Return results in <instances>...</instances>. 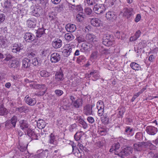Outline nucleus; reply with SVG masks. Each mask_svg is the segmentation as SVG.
<instances>
[{"instance_id": "nucleus-13", "label": "nucleus", "mask_w": 158, "mask_h": 158, "mask_svg": "<svg viewBox=\"0 0 158 158\" xmlns=\"http://www.w3.org/2000/svg\"><path fill=\"white\" fill-rule=\"evenodd\" d=\"M146 131L148 134L154 135L157 133V129L154 127L150 126L146 127Z\"/></svg>"}, {"instance_id": "nucleus-51", "label": "nucleus", "mask_w": 158, "mask_h": 158, "mask_svg": "<svg viewBox=\"0 0 158 158\" xmlns=\"http://www.w3.org/2000/svg\"><path fill=\"white\" fill-rule=\"evenodd\" d=\"M76 39L77 40L79 43L84 42L85 40L83 36L82 35L77 37Z\"/></svg>"}, {"instance_id": "nucleus-31", "label": "nucleus", "mask_w": 158, "mask_h": 158, "mask_svg": "<svg viewBox=\"0 0 158 158\" xmlns=\"http://www.w3.org/2000/svg\"><path fill=\"white\" fill-rule=\"evenodd\" d=\"M20 66L19 63V61L14 60H12V62L10 65V68L13 69H16Z\"/></svg>"}, {"instance_id": "nucleus-20", "label": "nucleus", "mask_w": 158, "mask_h": 158, "mask_svg": "<svg viewBox=\"0 0 158 158\" xmlns=\"http://www.w3.org/2000/svg\"><path fill=\"white\" fill-rule=\"evenodd\" d=\"M50 152L48 150H45L40 153L39 158H50Z\"/></svg>"}, {"instance_id": "nucleus-11", "label": "nucleus", "mask_w": 158, "mask_h": 158, "mask_svg": "<svg viewBox=\"0 0 158 158\" xmlns=\"http://www.w3.org/2000/svg\"><path fill=\"white\" fill-rule=\"evenodd\" d=\"M26 135H27L30 137L31 140H38V136L36 134L33 130L29 128L25 132Z\"/></svg>"}, {"instance_id": "nucleus-40", "label": "nucleus", "mask_w": 158, "mask_h": 158, "mask_svg": "<svg viewBox=\"0 0 158 158\" xmlns=\"http://www.w3.org/2000/svg\"><path fill=\"white\" fill-rule=\"evenodd\" d=\"M25 102L30 106L34 105L36 103L35 99H24Z\"/></svg>"}, {"instance_id": "nucleus-37", "label": "nucleus", "mask_w": 158, "mask_h": 158, "mask_svg": "<svg viewBox=\"0 0 158 158\" xmlns=\"http://www.w3.org/2000/svg\"><path fill=\"white\" fill-rule=\"evenodd\" d=\"M8 111L6 108L3 107L2 105L0 106V115H4L7 114Z\"/></svg>"}, {"instance_id": "nucleus-17", "label": "nucleus", "mask_w": 158, "mask_h": 158, "mask_svg": "<svg viewBox=\"0 0 158 158\" xmlns=\"http://www.w3.org/2000/svg\"><path fill=\"white\" fill-rule=\"evenodd\" d=\"M72 48L69 45L65 46L64 49L62 51V55L64 57H68L72 52Z\"/></svg>"}, {"instance_id": "nucleus-5", "label": "nucleus", "mask_w": 158, "mask_h": 158, "mask_svg": "<svg viewBox=\"0 0 158 158\" xmlns=\"http://www.w3.org/2000/svg\"><path fill=\"white\" fill-rule=\"evenodd\" d=\"M64 79V74L61 70L57 72L55 75V77L52 82L53 84H58L60 81H62Z\"/></svg>"}, {"instance_id": "nucleus-61", "label": "nucleus", "mask_w": 158, "mask_h": 158, "mask_svg": "<svg viewBox=\"0 0 158 158\" xmlns=\"http://www.w3.org/2000/svg\"><path fill=\"white\" fill-rule=\"evenodd\" d=\"M77 127V125L76 124H73L71 125L69 128V130L70 132H73L74 129Z\"/></svg>"}, {"instance_id": "nucleus-56", "label": "nucleus", "mask_w": 158, "mask_h": 158, "mask_svg": "<svg viewBox=\"0 0 158 158\" xmlns=\"http://www.w3.org/2000/svg\"><path fill=\"white\" fill-rule=\"evenodd\" d=\"M88 4L89 5H93L98 0H86Z\"/></svg>"}, {"instance_id": "nucleus-9", "label": "nucleus", "mask_w": 158, "mask_h": 158, "mask_svg": "<svg viewBox=\"0 0 158 158\" xmlns=\"http://www.w3.org/2000/svg\"><path fill=\"white\" fill-rule=\"evenodd\" d=\"M37 20L36 18L31 17L27 21V27L30 28H35L36 26Z\"/></svg>"}, {"instance_id": "nucleus-47", "label": "nucleus", "mask_w": 158, "mask_h": 158, "mask_svg": "<svg viewBox=\"0 0 158 158\" xmlns=\"http://www.w3.org/2000/svg\"><path fill=\"white\" fill-rule=\"evenodd\" d=\"M133 131L132 128H131L130 127H126V129L125 131L124 132V134L125 135H128L131 132Z\"/></svg>"}, {"instance_id": "nucleus-39", "label": "nucleus", "mask_w": 158, "mask_h": 158, "mask_svg": "<svg viewBox=\"0 0 158 158\" xmlns=\"http://www.w3.org/2000/svg\"><path fill=\"white\" fill-rule=\"evenodd\" d=\"M64 37L65 39L68 41H71L74 38V37L70 33H67L65 35Z\"/></svg>"}, {"instance_id": "nucleus-38", "label": "nucleus", "mask_w": 158, "mask_h": 158, "mask_svg": "<svg viewBox=\"0 0 158 158\" xmlns=\"http://www.w3.org/2000/svg\"><path fill=\"white\" fill-rule=\"evenodd\" d=\"M135 138L138 140L141 141L143 139V135L142 133L138 132L135 135Z\"/></svg>"}, {"instance_id": "nucleus-14", "label": "nucleus", "mask_w": 158, "mask_h": 158, "mask_svg": "<svg viewBox=\"0 0 158 158\" xmlns=\"http://www.w3.org/2000/svg\"><path fill=\"white\" fill-rule=\"evenodd\" d=\"M24 37L25 41L28 42H32L35 39V35L30 32L26 33L24 35Z\"/></svg>"}, {"instance_id": "nucleus-10", "label": "nucleus", "mask_w": 158, "mask_h": 158, "mask_svg": "<svg viewBox=\"0 0 158 158\" xmlns=\"http://www.w3.org/2000/svg\"><path fill=\"white\" fill-rule=\"evenodd\" d=\"M93 10L94 12L97 14H100L104 12L106 8L103 4H100L98 5H95Z\"/></svg>"}, {"instance_id": "nucleus-58", "label": "nucleus", "mask_w": 158, "mask_h": 158, "mask_svg": "<svg viewBox=\"0 0 158 158\" xmlns=\"http://www.w3.org/2000/svg\"><path fill=\"white\" fill-rule=\"evenodd\" d=\"M77 146L79 147L80 149H81V151H83L84 150L85 151H86V148L82 144H81L80 143H78L77 144Z\"/></svg>"}, {"instance_id": "nucleus-3", "label": "nucleus", "mask_w": 158, "mask_h": 158, "mask_svg": "<svg viewBox=\"0 0 158 158\" xmlns=\"http://www.w3.org/2000/svg\"><path fill=\"white\" fill-rule=\"evenodd\" d=\"M17 119V116H13L10 120H7L6 121L5 124L6 127L8 129H13L15 128Z\"/></svg>"}, {"instance_id": "nucleus-21", "label": "nucleus", "mask_w": 158, "mask_h": 158, "mask_svg": "<svg viewBox=\"0 0 158 158\" xmlns=\"http://www.w3.org/2000/svg\"><path fill=\"white\" fill-rule=\"evenodd\" d=\"M32 15L36 17H38L40 16L41 12L40 9L38 8L37 6H33L32 8L31 11Z\"/></svg>"}, {"instance_id": "nucleus-15", "label": "nucleus", "mask_w": 158, "mask_h": 158, "mask_svg": "<svg viewBox=\"0 0 158 158\" xmlns=\"http://www.w3.org/2000/svg\"><path fill=\"white\" fill-rule=\"evenodd\" d=\"M71 105L76 108H78L82 106V99H72Z\"/></svg>"}, {"instance_id": "nucleus-26", "label": "nucleus", "mask_w": 158, "mask_h": 158, "mask_svg": "<svg viewBox=\"0 0 158 158\" xmlns=\"http://www.w3.org/2000/svg\"><path fill=\"white\" fill-rule=\"evenodd\" d=\"M45 123L43 120L39 119L37 122V126L40 129L44 128L45 127Z\"/></svg>"}, {"instance_id": "nucleus-35", "label": "nucleus", "mask_w": 158, "mask_h": 158, "mask_svg": "<svg viewBox=\"0 0 158 158\" xmlns=\"http://www.w3.org/2000/svg\"><path fill=\"white\" fill-rule=\"evenodd\" d=\"M119 116L118 117L119 118H122L123 116V115L125 112V109L124 107H121L119 108L118 109Z\"/></svg>"}, {"instance_id": "nucleus-36", "label": "nucleus", "mask_w": 158, "mask_h": 158, "mask_svg": "<svg viewBox=\"0 0 158 158\" xmlns=\"http://www.w3.org/2000/svg\"><path fill=\"white\" fill-rule=\"evenodd\" d=\"M82 12L79 13L76 16L77 19V21L81 22L83 21L84 19V16Z\"/></svg>"}, {"instance_id": "nucleus-22", "label": "nucleus", "mask_w": 158, "mask_h": 158, "mask_svg": "<svg viewBox=\"0 0 158 158\" xmlns=\"http://www.w3.org/2000/svg\"><path fill=\"white\" fill-rule=\"evenodd\" d=\"M90 23L93 26L96 27H99L101 24V20L97 18L92 19Z\"/></svg>"}, {"instance_id": "nucleus-12", "label": "nucleus", "mask_w": 158, "mask_h": 158, "mask_svg": "<svg viewBox=\"0 0 158 158\" xmlns=\"http://www.w3.org/2000/svg\"><path fill=\"white\" fill-rule=\"evenodd\" d=\"M122 12L123 13L124 16L128 18L133 15V10L132 8L125 7L122 11Z\"/></svg>"}, {"instance_id": "nucleus-55", "label": "nucleus", "mask_w": 158, "mask_h": 158, "mask_svg": "<svg viewBox=\"0 0 158 158\" xmlns=\"http://www.w3.org/2000/svg\"><path fill=\"white\" fill-rule=\"evenodd\" d=\"M6 44V41L5 39L1 40L0 41V47L1 48H4L5 47V45Z\"/></svg>"}, {"instance_id": "nucleus-27", "label": "nucleus", "mask_w": 158, "mask_h": 158, "mask_svg": "<svg viewBox=\"0 0 158 158\" xmlns=\"http://www.w3.org/2000/svg\"><path fill=\"white\" fill-rule=\"evenodd\" d=\"M31 62L30 59L25 58L23 61V66L25 68H29L31 65Z\"/></svg>"}, {"instance_id": "nucleus-4", "label": "nucleus", "mask_w": 158, "mask_h": 158, "mask_svg": "<svg viewBox=\"0 0 158 158\" xmlns=\"http://www.w3.org/2000/svg\"><path fill=\"white\" fill-rule=\"evenodd\" d=\"M132 152L133 149L131 147L124 146L122 150L118 155L123 158L124 156H127L131 154Z\"/></svg>"}, {"instance_id": "nucleus-1", "label": "nucleus", "mask_w": 158, "mask_h": 158, "mask_svg": "<svg viewBox=\"0 0 158 158\" xmlns=\"http://www.w3.org/2000/svg\"><path fill=\"white\" fill-rule=\"evenodd\" d=\"M102 44L107 47H109L114 43V40L112 35L108 33H105L103 36Z\"/></svg>"}, {"instance_id": "nucleus-52", "label": "nucleus", "mask_w": 158, "mask_h": 158, "mask_svg": "<svg viewBox=\"0 0 158 158\" xmlns=\"http://www.w3.org/2000/svg\"><path fill=\"white\" fill-rule=\"evenodd\" d=\"M5 55L6 56V58L4 59V61H8L13 58L12 56L10 54L6 53L5 54Z\"/></svg>"}, {"instance_id": "nucleus-62", "label": "nucleus", "mask_w": 158, "mask_h": 158, "mask_svg": "<svg viewBox=\"0 0 158 158\" xmlns=\"http://www.w3.org/2000/svg\"><path fill=\"white\" fill-rule=\"evenodd\" d=\"M63 4L59 5L55 7V8L56 9V10L58 12H60L63 10Z\"/></svg>"}, {"instance_id": "nucleus-29", "label": "nucleus", "mask_w": 158, "mask_h": 158, "mask_svg": "<svg viewBox=\"0 0 158 158\" xmlns=\"http://www.w3.org/2000/svg\"><path fill=\"white\" fill-rule=\"evenodd\" d=\"M120 147V144L118 142L115 143L112 145L109 151L110 152H112L113 151H116Z\"/></svg>"}, {"instance_id": "nucleus-28", "label": "nucleus", "mask_w": 158, "mask_h": 158, "mask_svg": "<svg viewBox=\"0 0 158 158\" xmlns=\"http://www.w3.org/2000/svg\"><path fill=\"white\" fill-rule=\"evenodd\" d=\"M107 113H105L101 118V121L102 123L104 124H107L109 121V118L107 116Z\"/></svg>"}, {"instance_id": "nucleus-25", "label": "nucleus", "mask_w": 158, "mask_h": 158, "mask_svg": "<svg viewBox=\"0 0 158 158\" xmlns=\"http://www.w3.org/2000/svg\"><path fill=\"white\" fill-rule=\"evenodd\" d=\"M65 28L67 31L71 32L75 31L76 28V26L73 24H68L65 26Z\"/></svg>"}, {"instance_id": "nucleus-45", "label": "nucleus", "mask_w": 158, "mask_h": 158, "mask_svg": "<svg viewBox=\"0 0 158 158\" xmlns=\"http://www.w3.org/2000/svg\"><path fill=\"white\" fill-rule=\"evenodd\" d=\"M55 138V137L54 134L53 133H51L50 135L49 143H50L55 144V143H56Z\"/></svg>"}, {"instance_id": "nucleus-41", "label": "nucleus", "mask_w": 158, "mask_h": 158, "mask_svg": "<svg viewBox=\"0 0 158 158\" xmlns=\"http://www.w3.org/2000/svg\"><path fill=\"white\" fill-rule=\"evenodd\" d=\"M16 110L17 111L20 113L24 112L26 113L27 112L28 110V109L25 106H22L16 108Z\"/></svg>"}, {"instance_id": "nucleus-48", "label": "nucleus", "mask_w": 158, "mask_h": 158, "mask_svg": "<svg viewBox=\"0 0 158 158\" xmlns=\"http://www.w3.org/2000/svg\"><path fill=\"white\" fill-rule=\"evenodd\" d=\"M50 49L49 48L44 49L41 52V54L43 56H46V55L49 53Z\"/></svg>"}, {"instance_id": "nucleus-16", "label": "nucleus", "mask_w": 158, "mask_h": 158, "mask_svg": "<svg viewBox=\"0 0 158 158\" xmlns=\"http://www.w3.org/2000/svg\"><path fill=\"white\" fill-rule=\"evenodd\" d=\"M60 60V56L57 52L52 53L51 56V61L52 63H56Z\"/></svg>"}, {"instance_id": "nucleus-49", "label": "nucleus", "mask_w": 158, "mask_h": 158, "mask_svg": "<svg viewBox=\"0 0 158 158\" xmlns=\"http://www.w3.org/2000/svg\"><path fill=\"white\" fill-rule=\"evenodd\" d=\"M22 47L21 44H19V46H18V48H15V49H12V52L15 53H17L18 52H19L20 50L21 49V47Z\"/></svg>"}, {"instance_id": "nucleus-19", "label": "nucleus", "mask_w": 158, "mask_h": 158, "mask_svg": "<svg viewBox=\"0 0 158 158\" xmlns=\"http://www.w3.org/2000/svg\"><path fill=\"white\" fill-rule=\"evenodd\" d=\"M52 45L55 49H57L61 47L62 45V41L59 39H56L52 42Z\"/></svg>"}, {"instance_id": "nucleus-8", "label": "nucleus", "mask_w": 158, "mask_h": 158, "mask_svg": "<svg viewBox=\"0 0 158 158\" xmlns=\"http://www.w3.org/2000/svg\"><path fill=\"white\" fill-rule=\"evenodd\" d=\"M117 16V14L116 13L113 11H109L106 14V17L107 19L112 22L115 21Z\"/></svg>"}, {"instance_id": "nucleus-6", "label": "nucleus", "mask_w": 158, "mask_h": 158, "mask_svg": "<svg viewBox=\"0 0 158 158\" xmlns=\"http://www.w3.org/2000/svg\"><path fill=\"white\" fill-rule=\"evenodd\" d=\"M71 144L72 148V153L78 158H81L82 154H84L83 151H80L79 149H77L76 145L73 142H71Z\"/></svg>"}, {"instance_id": "nucleus-30", "label": "nucleus", "mask_w": 158, "mask_h": 158, "mask_svg": "<svg viewBox=\"0 0 158 158\" xmlns=\"http://www.w3.org/2000/svg\"><path fill=\"white\" fill-rule=\"evenodd\" d=\"M131 68L133 70L135 71H138L140 70L141 67L140 66L135 62H132L130 64Z\"/></svg>"}, {"instance_id": "nucleus-53", "label": "nucleus", "mask_w": 158, "mask_h": 158, "mask_svg": "<svg viewBox=\"0 0 158 158\" xmlns=\"http://www.w3.org/2000/svg\"><path fill=\"white\" fill-rule=\"evenodd\" d=\"M40 84H37L36 83H34L33 84H31L30 85V86L31 88H33L35 89H40Z\"/></svg>"}, {"instance_id": "nucleus-18", "label": "nucleus", "mask_w": 158, "mask_h": 158, "mask_svg": "<svg viewBox=\"0 0 158 158\" xmlns=\"http://www.w3.org/2000/svg\"><path fill=\"white\" fill-rule=\"evenodd\" d=\"M147 143L145 142H139L137 143H135L133 146L134 149L137 151L141 150L144 146H146Z\"/></svg>"}, {"instance_id": "nucleus-59", "label": "nucleus", "mask_w": 158, "mask_h": 158, "mask_svg": "<svg viewBox=\"0 0 158 158\" xmlns=\"http://www.w3.org/2000/svg\"><path fill=\"white\" fill-rule=\"evenodd\" d=\"M101 104V106L99 105V104H98V105H97V109L98 110L102 109L104 110V105L103 102H100Z\"/></svg>"}, {"instance_id": "nucleus-54", "label": "nucleus", "mask_w": 158, "mask_h": 158, "mask_svg": "<svg viewBox=\"0 0 158 158\" xmlns=\"http://www.w3.org/2000/svg\"><path fill=\"white\" fill-rule=\"evenodd\" d=\"M4 6L6 8H9L11 6V1L10 0H7L4 3Z\"/></svg>"}, {"instance_id": "nucleus-42", "label": "nucleus", "mask_w": 158, "mask_h": 158, "mask_svg": "<svg viewBox=\"0 0 158 158\" xmlns=\"http://www.w3.org/2000/svg\"><path fill=\"white\" fill-rule=\"evenodd\" d=\"M17 148L21 152H23L26 150L27 147L19 143L17 146Z\"/></svg>"}, {"instance_id": "nucleus-50", "label": "nucleus", "mask_w": 158, "mask_h": 158, "mask_svg": "<svg viewBox=\"0 0 158 158\" xmlns=\"http://www.w3.org/2000/svg\"><path fill=\"white\" fill-rule=\"evenodd\" d=\"M86 58L83 56H81L77 59V62L79 63L81 62H84L86 60Z\"/></svg>"}, {"instance_id": "nucleus-7", "label": "nucleus", "mask_w": 158, "mask_h": 158, "mask_svg": "<svg viewBox=\"0 0 158 158\" xmlns=\"http://www.w3.org/2000/svg\"><path fill=\"white\" fill-rule=\"evenodd\" d=\"M19 125L20 129L24 132L30 128V124L25 119L21 120L19 121Z\"/></svg>"}, {"instance_id": "nucleus-64", "label": "nucleus", "mask_w": 158, "mask_h": 158, "mask_svg": "<svg viewBox=\"0 0 158 158\" xmlns=\"http://www.w3.org/2000/svg\"><path fill=\"white\" fill-rule=\"evenodd\" d=\"M32 64L34 66H35L38 65V62L37 59L36 58H34L33 59V60H32Z\"/></svg>"}, {"instance_id": "nucleus-46", "label": "nucleus", "mask_w": 158, "mask_h": 158, "mask_svg": "<svg viewBox=\"0 0 158 158\" xmlns=\"http://www.w3.org/2000/svg\"><path fill=\"white\" fill-rule=\"evenodd\" d=\"M92 10L89 8L86 7L84 9V13L86 15H89L92 14Z\"/></svg>"}, {"instance_id": "nucleus-2", "label": "nucleus", "mask_w": 158, "mask_h": 158, "mask_svg": "<svg viewBox=\"0 0 158 158\" xmlns=\"http://www.w3.org/2000/svg\"><path fill=\"white\" fill-rule=\"evenodd\" d=\"M90 102V104H87L84 107V113L86 115H93L92 108L95 106V102L94 100H92Z\"/></svg>"}, {"instance_id": "nucleus-44", "label": "nucleus", "mask_w": 158, "mask_h": 158, "mask_svg": "<svg viewBox=\"0 0 158 158\" xmlns=\"http://www.w3.org/2000/svg\"><path fill=\"white\" fill-rule=\"evenodd\" d=\"M48 17L51 21H54L56 18L54 13L53 12L49 13L48 15Z\"/></svg>"}, {"instance_id": "nucleus-43", "label": "nucleus", "mask_w": 158, "mask_h": 158, "mask_svg": "<svg viewBox=\"0 0 158 158\" xmlns=\"http://www.w3.org/2000/svg\"><path fill=\"white\" fill-rule=\"evenodd\" d=\"M114 0H105V3L108 6H112L114 5Z\"/></svg>"}, {"instance_id": "nucleus-32", "label": "nucleus", "mask_w": 158, "mask_h": 158, "mask_svg": "<svg viewBox=\"0 0 158 158\" xmlns=\"http://www.w3.org/2000/svg\"><path fill=\"white\" fill-rule=\"evenodd\" d=\"M40 75L41 77L47 78L49 77L51 74L50 73L48 72L45 70H42L40 71Z\"/></svg>"}, {"instance_id": "nucleus-63", "label": "nucleus", "mask_w": 158, "mask_h": 158, "mask_svg": "<svg viewBox=\"0 0 158 158\" xmlns=\"http://www.w3.org/2000/svg\"><path fill=\"white\" fill-rule=\"evenodd\" d=\"M87 120L88 122L90 123H93L94 122V118L91 116L88 117L87 118Z\"/></svg>"}, {"instance_id": "nucleus-57", "label": "nucleus", "mask_w": 158, "mask_h": 158, "mask_svg": "<svg viewBox=\"0 0 158 158\" xmlns=\"http://www.w3.org/2000/svg\"><path fill=\"white\" fill-rule=\"evenodd\" d=\"M6 18V15L4 14H0V23H2Z\"/></svg>"}, {"instance_id": "nucleus-34", "label": "nucleus", "mask_w": 158, "mask_h": 158, "mask_svg": "<svg viewBox=\"0 0 158 158\" xmlns=\"http://www.w3.org/2000/svg\"><path fill=\"white\" fill-rule=\"evenodd\" d=\"M83 132L80 131L77 132L74 135V138L76 140L78 141L79 140L82 135Z\"/></svg>"}, {"instance_id": "nucleus-24", "label": "nucleus", "mask_w": 158, "mask_h": 158, "mask_svg": "<svg viewBox=\"0 0 158 158\" xmlns=\"http://www.w3.org/2000/svg\"><path fill=\"white\" fill-rule=\"evenodd\" d=\"M86 40L90 42H97L96 36L92 34H87L86 36Z\"/></svg>"}, {"instance_id": "nucleus-23", "label": "nucleus", "mask_w": 158, "mask_h": 158, "mask_svg": "<svg viewBox=\"0 0 158 158\" xmlns=\"http://www.w3.org/2000/svg\"><path fill=\"white\" fill-rule=\"evenodd\" d=\"M46 29H45L43 26L41 28H39L36 31V37L39 38L41 37L44 34H45V31Z\"/></svg>"}, {"instance_id": "nucleus-33", "label": "nucleus", "mask_w": 158, "mask_h": 158, "mask_svg": "<svg viewBox=\"0 0 158 158\" xmlns=\"http://www.w3.org/2000/svg\"><path fill=\"white\" fill-rule=\"evenodd\" d=\"M69 4L70 5H71L72 6H73L74 7H72V8L75 9L77 10L80 11H82L83 10V8L81 5H76V4H73L72 3H69Z\"/></svg>"}, {"instance_id": "nucleus-60", "label": "nucleus", "mask_w": 158, "mask_h": 158, "mask_svg": "<svg viewBox=\"0 0 158 158\" xmlns=\"http://www.w3.org/2000/svg\"><path fill=\"white\" fill-rule=\"evenodd\" d=\"M39 89L44 90V93H45L47 89V88L46 87V85H45L40 84Z\"/></svg>"}]
</instances>
